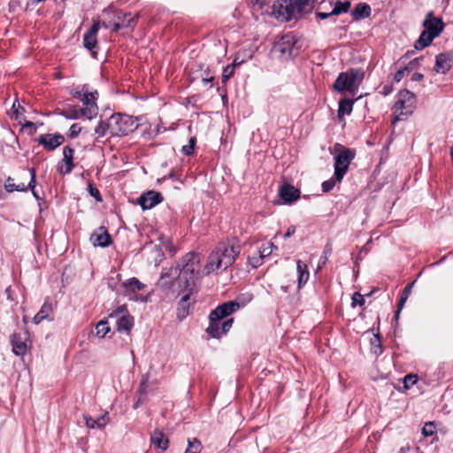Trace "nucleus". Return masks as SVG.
I'll return each instance as SVG.
<instances>
[{"label": "nucleus", "mask_w": 453, "mask_h": 453, "mask_svg": "<svg viewBox=\"0 0 453 453\" xmlns=\"http://www.w3.org/2000/svg\"><path fill=\"white\" fill-rule=\"evenodd\" d=\"M62 116L70 119H77L81 117H86L88 119H91L95 117V108L82 109V108H71L68 111H63L60 112Z\"/></svg>", "instance_id": "nucleus-16"}, {"label": "nucleus", "mask_w": 453, "mask_h": 453, "mask_svg": "<svg viewBox=\"0 0 453 453\" xmlns=\"http://www.w3.org/2000/svg\"><path fill=\"white\" fill-rule=\"evenodd\" d=\"M311 8V0H280L273 4V13L278 19L289 21Z\"/></svg>", "instance_id": "nucleus-4"}, {"label": "nucleus", "mask_w": 453, "mask_h": 453, "mask_svg": "<svg viewBox=\"0 0 453 453\" xmlns=\"http://www.w3.org/2000/svg\"><path fill=\"white\" fill-rule=\"evenodd\" d=\"M276 249V247L273 245V242H268L262 245V247L258 250L257 254H259L263 258H265L269 257L273 249Z\"/></svg>", "instance_id": "nucleus-37"}, {"label": "nucleus", "mask_w": 453, "mask_h": 453, "mask_svg": "<svg viewBox=\"0 0 453 453\" xmlns=\"http://www.w3.org/2000/svg\"><path fill=\"white\" fill-rule=\"evenodd\" d=\"M406 71H408L407 67L398 70L395 74V80L399 82L404 77Z\"/></svg>", "instance_id": "nucleus-57"}, {"label": "nucleus", "mask_w": 453, "mask_h": 453, "mask_svg": "<svg viewBox=\"0 0 453 453\" xmlns=\"http://www.w3.org/2000/svg\"><path fill=\"white\" fill-rule=\"evenodd\" d=\"M316 16L319 19H325L329 18L330 16H334V15L331 14V12H317Z\"/></svg>", "instance_id": "nucleus-61"}, {"label": "nucleus", "mask_w": 453, "mask_h": 453, "mask_svg": "<svg viewBox=\"0 0 453 453\" xmlns=\"http://www.w3.org/2000/svg\"><path fill=\"white\" fill-rule=\"evenodd\" d=\"M207 334L213 338H219L222 335L221 319L210 320V325L206 329Z\"/></svg>", "instance_id": "nucleus-30"}, {"label": "nucleus", "mask_w": 453, "mask_h": 453, "mask_svg": "<svg viewBox=\"0 0 453 453\" xmlns=\"http://www.w3.org/2000/svg\"><path fill=\"white\" fill-rule=\"evenodd\" d=\"M84 419H85V423H86V426L88 427V428H102L104 426H106V424L109 422V418L107 416V412L97 418L96 419L91 418V417H88V416H84Z\"/></svg>", "instance_id": "nucleus-27"}, {"label": "nucleus", "mask_w": 453, "mask_h": 453, "mask_svg": "<svg viewBox=\"0 0 453 453\" xmlns=\"http://www.w3.org/2000/svg\"><path fill=\"white\" fill-rule=\"evenodd\" d=\"M229 316L226 305L225 303H222L221 305H219L215 310H213L210 314V320H219L223 319L224 318Z\"/></svg>", "instance_id": "nucleus-33"}, {"label": "nucleus", "mask_w": 453, "mask_h": 453, "mask_svg": "<svg viewBox=\"0 0 453 453\" xmlns=\"http://www.w3.org/2000/svg\"><path fill=\"white\" fill-rule=\"evenodd\" d=\"M453 65V53H441L436 57L434 70L439 73H446Z\"/></svg>", "instance_id": "nucleus-18"}, {"label": "nucleus", "mask_w": 453, "mask_h": 453, "mask_svg": "<svg viewBox=\"0 0 453 453\" xmlns=\"http://www.w3.org/2000/svg\"><path fill=\"white\" fill-rule=\"evenodd\" d=\"M434 432H435V426L433 422L426 423L422 429V434L426 437L433 435L434 434Z\"/></svg>", "instance_id": "nucleus-48"}, {"label": "nucleus", "mask_w": 453, "mask_h": 453, "mask_svg": "<svg viewBox=\"0 0 453 453\" xmlns=\"http://www.w3.org/2000/svg\"><path fill=\"white\" fill-rule=\"evenodd\" d=\"M100 26V22L94 23L83 36V44L85 48L88 49L93 55L96 54V52H94V49H96L97 45L96 33Z\"/></svg>", "instance_id": "nucleus-15"}, {"label": "nucleus", "mask_w": 453, "mask_h": 453, "mask_svg": "<svg viewBox=\"0 0 453 453\" xmlns=\"http://www.w3.org/2000/svg\"><path fill=\"white\" fill-rule=\"evenodd\" d=\"M296 273H297V287L301 288L307 283L310 278V273L308 266L305 263L301 260L296 262Z\"/></svg>", "instance_id": "nucleus-22"}, {"label": "nucleus", "mask_w": 453, "mask_h": 453, "mask_svg": "<svg viewBox=\"0 0 453 453\" xmlns=\"http://www.w3.org/2000/svg\"><path fill=\"white\" fill-rule=\"evenodd\" d=\"M73 155H74V149H73L70 146H65L63 149V162L65 163V169L63 167L59 166L58 171L61 174H69L73 169L74 168L73 164Z\"/></svg>", "instance_id": "nucleus-20"}, {"label": "nucleus", "mask_w": 453, "mask_h": 453, "mask_svg": "<svg viewBox=\"0 0 453 453\" xmlns=\"http://www.w3.org/2000/svg\"><path fill=\"white\" fill-rule=\"evenodd\" d=\"M279 196L284 203H291L300 197V191L290 184H284L279 188Z\"/></svg>", "instance_id": "nucleus-17"}, {"label": "nucleus", "mask_w": 453, "mask_h": 453, "mask_svg": "<svg viewBox=\"0 0 453 453\" xmlns=\"http://www.w3.org/2000/svg\"><path fill=\"white\" fill-rule=\"evenodd\" d=\"M200 270V257L195 252L187 253L180 264L163 269L157 287L165 295H180L181 292L196 290V274Z\"/></svg>", "instance_id": "nucleus-1"}, {"label": "nucleus", "mask_w": 453, "mask_h": 453, "mask_svg": "<svg viewBox=\"0 0 453 453\" xmlns=\"http://www.w3.org/2000/svg\"><path fill=\"white\" fill-rule=\"evenodd\" d=\"M295 232H296L295 226H290L288 228L287 232L285 233L284 238L287 239V238L292 236L295 234Z\"/></svg>", "instance_id": "nucleus-60"}, {"label": "nucleus", "mask_w": 453, "mask_h": 453, "mask_svg": "<svg viewBox=\"0 0 453 453\" xmlns=\"http://www.w3.org/2000/svg\"><path fill=\"white\" fill-rule=\"evenodd\" d=\"M241 252L239 244L233 242H219L208 257L204 266L206 275L218 271H225L231 266Z\"/></svg>", "instance_id": "nucleus-3"}, {"label": "nucleus", "mask_w": 453, "mask_h": 453, "mask_svg": "<svg viewBox=\"0 0 453 453\" xmlns=\"http://www.w3.org/2000/svg\"><path fill=\"white\" fill-rule=\"evenodd\" d=\"M296 41L293 35H283L273 46V51L280 54V57L288 59L297 54L296 48Z\"/></svg>", "instance_id": "nucleus-10"}, {"label": "nucleus", "mask_w": 453, "mask_h": 453, "mask_svg": "<svg viewBox=\"0 0 453 453\" xmlns=\"http://www.w3.org/2000/svg\"><path fill=\"white\" fill-rule=\"evenodd\" d=\"M354 101L349 98H343L339 102L338 118L342 119L346 114H350L353 109Z\"/></svg>", "instance_id": "nucleus-29"}, {"label": "nucleus", "mask_w": 453, "mask_h": 453, "mask_svg": "<svg viewBox=\"0 0 453 453\" xmlns=\"http://www.w3.org/2000/svg\"><path fill=\"white\" fill-rule=\"evenodd\" d=\"M201 451V442L196 440L193 439L188 440V448L186 449L185 453H200Z\"/></svg>", "instance_id": "nucleus-39"}, {"label": "nucleus", "mask_w": 453, "mask_h": 453, "mask_svg": "<svg viewBox=\"0 0 453 453\" xmlns=\"http://www.w3.org/2000/svg\"><path fill=\"white\" fill-rule=\"evenodd\" d=\"M88 190L91 196H93L96 201H102V196L97 189L96 187L93 185V183L89 182L88 185Z\"/></svg>", "instance_id": "nucleus-45"}, {"label": "nucleus", "mask_w": 453, "mask_h": 453, "mask_svg": "<svg viewBox=\"0 0 453 453\" xmlns=\"http://www.w3.org/2000/svg\"><path fill=\"white\" fill-rule=\"evenodd\" d=\"M365 74L362 68H351L347 72H342L333 84V88L341 93L348 91L354 96L365 79Z\"/></svg>", "instance_id": "nucleus-5"}, {"label": "nucleus", "mask_w": 453, "mask_h": 453, "mask_svg": "<svg viewBox=\"0 0 453 453\" xmlns=\"http://www.w3.org/2000/svg\"><path fill=\"white\" fill-rule=\"evenodd\" d=\"M264 258L257 254V256H253L249 257V263L253 268H257L262 265Z\"/></svg>", "instance_id": "nucleus-51"}, {"label": "nucleus", "mask_w": 453, "mask_h": 453, "mask_svg": "<svg viewBox=\"0 0 453 453\" xmlns=\"http://www.w3.org/2000/svg\"><path fill=\"white\" fill-rule=\"evenodd\" d=\"M213 81V76L202 78V83L206 86Z\"/></svg>", "instance_id": "nucleus-64"}, {"label": "nucleus", "mask_w": 453, "mask_h": 453, "mask_svg": "<svg viewBox=\"0 0 453 453\" xmlns=\"http://www.w3.org/2000/svg\"><path fill=\"white\" fill-rule=\"evenodd\" d=\"M158 244L153 245V242L150 241V243H147L145 246H143V249L146 250L148 264L153 265L154 266H157L165 258L162 246L165 247V249L168 250L172 255L176 253V249L168 238L158 237Z\"/></svg>", "instance_id": "nucleus-8"}, {"label": "nucleus", "mask_w": 453, "mask_h": 453, "mask_svg": "<svg viewBox=\"0 0 453 453\" xmlns=\"http://www.w3.org/2000/svg\"><path fill=\"white\" fill-rule=\"evenodd\" d=\"M81 131L82 127L79 124H73L69 129V136L71 138H75L81 133Z\"/></svg>", "instance_id": "nucleus-50"}, {"label": "nucleus", "mask_w": 453, "mask_h": 453, "mask_svg": "<svg viewBox=\"0 0 453 453\" xmlns=\"http://www.w3.org/2000/svg\"><path fill=\"white\" fill-rule=\"evenodd\" d=\"M25 128H29L31 133L36 132V127L35 124L31 121H27L24 126Z\"/></svg>", "instance_id": "nucleus-59"}, {"label": "nucleus", "mask_w": 453, "mask_h": 453, "mask_svg": "<svg viewBox=\"0 0 453 453\" xmlns=\"http://www.w3.org/2000/svg\"><path fill=\"white\" fill-rule=\"evenodd\" d=\"M336 156L334 157V178L341 182L347 173L351 161L355 158L356 152L340 143L334 145Z\"/></svg>", "instance_id": "nucleus-7"}, {"label": "nucleus", "mask_w": 453, "mask_h": 453, "mask_svg": "<svg viewBox=\"0 0 453 453\" xmlns=\"http://www.w3.org/2000/svg\"><path fill=\"white\" fill-rule=\"evenodd\" d=\"M414 283H415V281H412L411 283L407 285L406 288L403 289L401 296H405L408 299L409 295H410V293L411 291V288H412Z\"/></svg>", "instance_id": "nucleus-58"}, {"label": "nucleus", "mask_w": 453, "mask_h": 453, "mask_svg": "<svg viewBox=\"0 0 453 453\" xmlns=\"http://www.w3.org/2000/svg\"><path fill=\"white\" fill-rule=\"evenodd\" d=\"M371 15V7L365 3L357 4L351 11V16L354 20L367 18Z\"/></svg>", "instance_id": "nucleus-23"}, {"label": "nucleus", "mask_w": 453, "mask_h": 453, "mask_svg": "<svg viewBox=\"0 0 453 453\" xmlns=\"http://www.w3.org/2000/svg\"><path fill=\"white\" fill-rule=\"evenodd\" d=\"M96 334L100 338H104L111 331L109 322L107 320H101L96 326Z\"/></svg>", "instance_id": "nucleus-35"}, {"label": "nucleus", "mask_w": 453, "mask_h": 453, "mask_svg": "<svg viewBox=\"0 0 453 453\" xmlns=\"http://www.w3.org/2000/svg\"><path fill=\"white\" fill-rule=\"evenodd\" d=\"M406 300H407V298L405 296H401L400 301L398 303V309H397V311H396V312L395 314V319H398V317H399V314L401 312V310L404 306V303H405Z\"/></svg>", "instance_id": "nucleus-56"}, {"label": "nucleus", "mask_w": 453, "mask_h": 453, "mask_svg": "<svg viewBox=\"0 0 453 453\" xmlns=\"http://www.w3.org/2000/svg\"><path fill=\"white\" fill-rule=\"evenodd\" d=\"M233 322H234L233 319H228L223 322L221 321L222 334H226L230 330V328L232 327Z\"/></svg>", "instance_id": "nucleus-54"}, {"label": "nucleus", "mask_w": 453, "mask_h": 453, "mask_svg": "<svg viewBox=\"0 0 453 453\" xmlns=\"http://www.w3.org/2000/svg\"><path fill=\"white\" fill-rule=\"evenodd\" d=\"M349 8H350L349 1H345V2L338 1V2H336V4H334V7L331 11V14L340 15L342 13H346L349 12Z\"/></svg>", "instance_id": "nucleus-34"}, {"label": "nucleus", "mask_w": 453, "mask_h": 453, "mask_svg": "<svg viewBox=\"0 0 453 453\" xmlns=\"http://www.w3.org/2000/svg\"><path fill=\"white\" fill-rule=\"evenodd\" d=\"M110 132V127L108 126V121H100L97 127L95 128V133L98 137H103L106 134V132Z\"/></svg>", "instance_id": "nucleus-40"}, {"label": "nucleus", "mask_w": 453, "mask_h": 453, "mask_svg": "<svg viewBox=\"0 0 453 453\" xmlns=\"http://www.w3.org/2000/svg\"><path fill=\"white\" fill-rule=\"evenodd\" d=\"M372 350L374 354L378 355L382 352L381 341L379 334H374L373 338L371 339Z\"/></svg>", "instance_id": "nucleus-38"}, {"label": "nucleus", "mask_w": 453, "mask_h": 453, "mask_svg": "<svg viewBox=\"0 0 453 453\" xmlns=\"http://www.w3.org/2000/svg\"><path fill=\"white\" fill-rule=\"evenodd\" d=\"M43 319H50V315L52 313V306L50 303L45 302L38 311Z\"/></svg>", "instance_id": "nucleus-41"}, {"label": "nucleus", "mask_w": 453, "mask_h": 453, "mask_svg": "<svg viewBox=\"0 0 453 453\" xmlns=\"http://www.w3.org/2000/svg\"><path fill=\"white\" fill-rule=\"evenodd\" d=\"M181 297L178 305L177 317L180 320L185 319L189 313L190 303H188L190 295L189 291Z\"/></svg>", "instance_id": "nucleus-24"}, {"label": "nucleus", "mask_w": 453, "mask_h": 453, "mask_svg": "<svg viewBox=\"0 0 453 453\" xmlns=\"http://www.w3.org/2000/svg\"><path fill=\"white\" fill-rule=\"evenodd\" d=\"M365 303L364 296L359 292H355L352 296L351 306L355 307L357 305L362 306Z\"/></svg>", "instance_id": "nucleus-46"}, {"label": "nucleus", "mask_w": 453, "mask_h": 453, "mask_svg": "<svg viewBox=\"0 0 453 453\" xmlns=\"http://www.w3.org/2000/svg\"><path fill=\"white\" fill-rule=\"evenodd\" d=\"M91 239L94 242V245H98L100 247H107L111 242L110 234L104 227L99 228L98 234H92Z\"/></svg>", "instance_id": "nucleus-25"}, {"label": "nucleus", "mask_w": 453, "mask_h": 453, "mask_svg": "<svg viewBox=\"0 0 453 453\" xmlns=\"http://www.w3.org/2000/svg\"><path fill=\"white\" fill-rule=\"evenodd\" d=\"M336 181L337 180H335L334 177L333 179H331V180L324 181L322 183V189H323V191L324 192H328L331 189H333Z\"/></svg>", "instance_id": "nucleus-53"}, {"label": "nucleus", "mask_w": 453, "mask_h": 453, "mask_svg": "<svg viewBox=\"0 0 453 453\" xmlns=\"http://www.w3.org/2000/svg\"><path fill=\"white\" fill-rule=\"evenodd\" d=\"M415 103L416 99L413 93L406 89L401 90L395 104V111L397 115L394 119L393 124L407 119L412 113Z\"/></svg>", "instance_id": "nucleus-9"}, {"label": "nucleus", "mask_w": 453, "mask_h": 453, "mask_svg": "<svg viewBox=\"0 0 453 453\" xmlns=\"http://www.w3.org/2000/svg\"><path fill=\"white\" fill-rule=\"evenodd\" d=\"M332 253V248L329 246V245H326V247L325 248L324 251H323V254L322 256L320 257L319 258V270L326 265V263L327 262L328 260V257L329 256L331 255Z\"/></svg>", "instance_id": "nucleus-43"}, {"label": "nucleus", "mask_w": 453, "mask_h": 453, "mask_svg": "<svg viewBox=\"0 0 453 453\" xmlns=\"http://www.w3.org/2000/svg\"><path fill=\"white\" fill-rule=\"evenodd\" d=\"M124 285L133 292L142 289V283L135 278L128 280Z\"/></svg>", "instance_id": "nucleus-42"}, {"label": "nucleus", "mask_w": 453, "mask_h": 453, "mask_svg": "<svg viewBox=\"0 0 453 453\" xmlns=\"http://www.w3.org/2000/svg\"><path fill=\"white\" fill-rule=\"evenodd\" d=\"M436 36H434L431 32L424 30L419 38L415 42L414 47L416 50H423L427 47Z\"/></svg>", "instance_id": "nucleus-28"}, {"label": "nucleus", "mask_w": 453, "mask_h": 453, "mask_svg": "<svg viewBox=\"0 0 453 453\" xmlns=\"http://www.w3.org/2000/svg\"><path fill=\"white\" fill-rule=\"evenodd\" d=\"M255 4H257L260 8L268 4V0H251Z\"/></svg>", "instance_id": "nucleus-62"}, {"label": "nucleus", "mask_w": 453, "mask_h": 453, "mask_svg": "<svg viewBox=\"0 0 453 453\" xmlns=\"http://www.w3.org/2000/svg\"><path fill=\"white\" fill-rule=\"evenodd\" d=\"M241 252L239 244L233 242H219L208 257L204 266L206 275L218 271H225L231 266Z\"/></svg>", "instance_id": "nucleus-2"}, {"label": "nucleus", "mask_w": 453, "mask_h": 453, "mask_svg": "<svg viewBox=\"0 0 453 453\" xmlns=\"http://www.w3.org/2000/svg\"><path fill=\"white\" fill-rule=\"evenodd\" d=\"M16 103H17V101L13 103L12 109L13 110L15 118L17 119L23 111H25V110L22 106L19 105V104H18V105H16Z\"/></svg>", "instance_id": "nucleus-55"}, {"label": "nucleus", "mask_w": 453, "mask_h": 453, "mask_svg": "<svg viewBox=\"0 0 453 453\" xmlns=\"http://www.w3.org/2000/svg\"><path fill=\"white\" fill-rule=\"evenodd\" d=\"M234 70V65H228L223 69L222 81L226 82L233 74Z\"/></svg>", "instance_id": "nucleus-47"}, {"label": "nucleus", "mask_w": 453, "mask_h": 453, "mask_svg": "<svg viewBox=\"0 0 453 453\" xmlns=\"http://www.w3.org/2000/svg\"><path fill=\"white\" fill-rule=\"evenodd\" d=\"M110 134L114 136H123L134 131L139 127L138 119L121 113H116L108 119Z\"/></svg>", "instance_id": "nucleus-6"}, {"label": "nucleus", "mask_w": 453, "mask_h": 453, "mask_svg": "<svg viewBox=\"0 0 453 453\" xmlns=\"http://www.w3.org/2000/svg\"><path fill=\"white\" fill-rule=\"evenodd\" d=\"M29 174H30V181L26 187H27V190L30 189L33 193V196L39 200L40 197L37 195L36 191L35 190V188L36 186V174L35 168H29L28 169Z\"/></svg>", "instance_id": "nucleus-36"}, {"label": "nucleus", "mask_w": 453, "mask_h": 453, "mask_svg": "<svg viewBox=\"0 0 453 453\" xmlns=\"http://www.w3.org/2000/svg\"><path fill=\"white\" fill-rule=\"evenodd\" d=\"M4 188L8 193H12L13 191L25 192L27 190V187L24 183H14V179L12 177H8L5 180Z\"/></svg>", "instance_id": "nucleus-32"}, {"label": "nucleus", "mask_w": 453, "mask_h": 453, "mask_svg": "<svg viewBox=\"0 0 453 453\" xmlns=\"http://www.w3.org/2000/svg\"><path fill=\"white\" fill-rule=\"evenodd\" d=\"M143 211L147 209H151L155 205L158 204L163 201V196L161 193L154 191V190H149L145 193H143Z\"/></svg>", "instance_id": "nucleus-21"}, {"label": "nucleus", "mask_w": 453, "mask_h": 453, "mask_svg": "<svg viewBox=\"0 0 453 453\" xmlns=\"http://www.w3.org/2000/svg\"><path fill=\"white\" fill-rule=\"evenodd\" d=\"M224 303L225 305H226V309L229 315H231L240 308V303L236 301H229Z\"/></svg>", "instance_id": "nucleus-52"}, {"label": "nucleus", "mask_w": 453, "mask_h": 453, "mask_svg": "<svg viewBox=\"0 0 453 453\" xmlns=\"http://www.w3.org/2000/svg\"><path fill=\"white\" fill-rule=\"evenodd\" d=\"M4 188L8 193H12L13 191L25 192L27 190V187L24 183H14V179L12 177H8L5 180Z\"/></svg>", "instance_id": "nucleus-31"}, {"label": "nucleus", "mask_w": 453, "mask_h": 453, "mask_svg": "<svg viewBox=\"0 0 453 453\" xmlns=\"http://www.w3.org/2000/svg\"><path fill=\"white\" fill-rule=\"evenodd\" d=\"M127 309L125 305L119 306L109 315V319H116L117 330L119 332H125L128 334L133 327L134 319L127 314Z\"/></svg>", "instance_id": "nucleus-11"}, {"label": "nucleus", "mask_w": 453, "mask_h": 453, "mask_svg": "<svg viewBox=\"0 0 453 453\" xmlns=\"http://www.w3.org/2000/svg\"><path fill=\"white\" fill-rule=\"evenodd\" d=\"M11 344L12 351L17 356H23L28 349L27 335L26 333H14L11 335Z\"/></svg>", "instance_id": "nucleus-13"}, {"label": "nucleus", "mask_w": 453, "mask_h": 453, "mask_svg": "<svg viewBox=\"0 0 453 453\" xmlns=\"http://www.w3.org/2000/svg\"><path fill=\"white\" fill-rule=\"evenodd\" d=\"M150 441L154 447L160 449L162 450H165L168 448L169 444L168 439L162 432L158 430H156L153 433V434L150 437Z\"/></svg>", "instance_id": "nucleus-26"}, {"label": "nucleus", "mask_w": 453, "mask_h": 453, "mask_svg": "<svg viewBox=\"0 0 453 453\" xmlns=\"http://www.w3.org/2000/svg\"><path fill=\"white\" fill-rule=\"evenodd\" d=\"M418 382V376L415 374H408L403 379V384L405 388H410L411 386Z\"/></svg>", "instance_id": "nucleus-44"}, {"label": "nucleus", "mask_w": 453, "mask_h": 453, "mask_svg": "<svg viewBox=\"0 0 453 453\" xmlns=\"http://www.w3.org/2000/svg\"><path fill=\"white\" fill-rule=\"evenodd\" d=\"M82 96H83L81 98V102L84 104L83 109H88V108L90 109V108L94 107L95 108V117H96L98 113V107L96 103L97 96H98L97 91L90 92L88 85L85 84V85H83Z\"/></svg>", "instance_id": "nucleus-19"}, {"label": "nucleus", "mask_w": 453, "mask_h": 453, "mask_svg": "<svg viewBox=\"0 0 453 453\" xmlns=\"http://www.w3.org/2000/svg\"><path fill=\"white\" fill-rule=\"evenodd\" d=\"M37 142L39 144L42 145L44 149L52 151L64 143L65 137L60 134H41L37 138Z\"/></svg>", "instance_id": "nucleus-12"}, {"label": "nucleus", "mask_w": 453, "mask_h": 453, "mask_svg": "<svg viewBox=\"0 0 453 453\" xmlns=\"http://www.w3.org/2000/svg\"><path fill=\"white\" fill-rule=\"evenodd\" d=\"M44 319L39 315V313L37 312L35 317L33 318V321L35 324H39L41 321H42Z\"/></svg>", "instance_id": "nucleus-63"}, {"label": "nucleus", "mask_w": 453, "mask_h": 453, "mask_svg": "<svg viewBox=\"0 0 453 453\" xmlns=\"http://www.w3.org/2000/svg\"><path fill=\"white\" fill-rule=\"evenodd\" d=\"M425 30L431 32L434 36H438L443 30L444 24L440 18L434 16L433 12H429L423 21Z\"/></svg>", "instance_id": "nucleus-14"}, {"label": "nucleus", "mask_w": 453, "mask_h": 453, "mask_svg": "<svg viewBox=\"0 0 453 453\" xmlns=\"http://www.w3.org/2000/svg\"><path fill=\"white\" fill-rule=\"evenodd\" d=\"M195 145H196V138L192 137V138H190L188 144L184 145L182 147L181 150L185 155H188V156L191 155L193 153Z\"/></svg>", "instance_id": "nucleus-49"}]
</instances>
